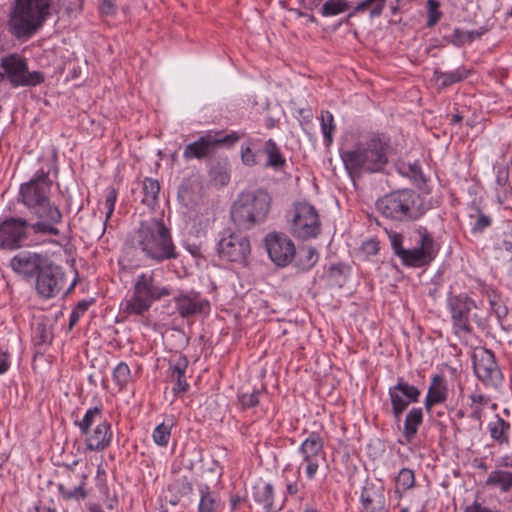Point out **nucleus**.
<instances>
[{"mask_svg": "<svg viewBox=\"0 0 512 512\" xmlns=\"http://www.w3.org/2000/svg\"><path fill=\"white\" fill-rule=\"evenodd\" d=\"M52 185L49 173L40 170L29 181L20 185L18 200L37 221L49 228H57L63 215L50 199Z\"/></svg>", "mask_w": 512, "mask_h": 512, "instance_id": "obj_1", "label": "nucleus"}, {"mask_svg": "<svg viewBox=\"0 0 512 512\" xmlns=\"http://www.w3.org/2000/svg\"><path fill=\"white\" fill-rule=\"evenodd\" d=\"M389 150V138L373 134L356 143L351 149L342 151L341 159L348 174L355 178L363 173L381 171L388 162Z\"/></svg>", "mask_w": 512, "mask_h": 512, "instance_id": "obj_2", "label": "nucleus"}, {"mask_svg": "<svg viewBox=\"0 0 512 512\" xmlns=\"http://www.w3.org/2000/svg\"><path fill=\"white\" fill-rule=\"evenodd\" d=\"M136 247L145 258L155 263L178 257L170 230L162 220L155 218L141 222L136 233Z\"/></svg>", "mask_w": 512, "mask_h": 512, "instance_id": "obj_3", "label": "nucleus"}, {"mask_svg": "<svg viewBox=\"0 0 512 512\" xmlns=\"http://www.w3.org/2000/svg\"><path fill=\"white\" fill-rule=\"evenodd\" d=\"M171 294V287L163 284L154 271L142 272L134 279L132 294L122 304V310L128 315L142 316L150 310L154 302Z\"/></svg>", "mask_w": 512, "mask_h": 512, "instance_id": "obj_4", "label": "nucleus"}, {"mask_svg": "<svg viewBox=\"0 0 512 512\" xmlns=\"http://www.w3.org/2000/svg\"><path fill=\"white\" fill-rule=\"evenodd\" d=\"M381 215L393 222L415 221L426 212L424 199L412 189H399L376 201Z\"/></svg>", "mask_w": 512, "mask_h": 512, "instance_id": "obj_5", "label": "nucleus"}, {"mask_svg": "<svg viewBox=\"0 0 512 512\" xmlns=\"http://www.w3.org/2000/svg\"><path fill=\"white\" fill-rule=\"evenodd\" d=\"M58 228H49L42 222H29L21 217H7L0 222V247L18 249L36 243L38 236H59Z\"/></svg>", "mask_w": 512, "mask_h": 512, "instance_id": "obj_6", "label": "nucleus"}, {"mask_svg": "<svg viewBox=\"0 0 512 512\" xmlns=\"http://www.w3.org/2000/svg\"><path fill=\"white\" fill-rule=\"evenodd\" d=\"M51 0H15L9 31L17 39L31 37L50 15Z\"/></svg>", "mask_w": 512, "mask_h": 512, "instance_id": "obj_7", "label": "nucleus"}, {"mask_svg": "<svg viewBox=\"0 0 512 512\" xmlns=\"http://www.w3.org/2000/svg\"><path fill=\"white\" fill-rule=\"evenodd\" d=\"M270 205L271 196L263 189L243 192L232 206L231 218L239 227L250 229L266 219Z\"/></svg>", "mask_w": 512, "mask_h": 512, "instance_id": "obj_8", "label": "nucleus"}, {"mask_svg": "<svg viewBox=\"0 0 512 512\" xmlns=\"http://www.w3.org/2000/svg\"><path fill=\"white\" fill-rule=\"evenodd\" d=\"M75 425L86 436L85 444L90 451L105 450L111 443V425L102 419V408H89L82 420L75 421Z\"/></svg>", "mask_w": 512, "mask_h": 512, "instance_id": "obj_9", "label": "nucleus"}, {"mask_svg": "<svg viewBox=\"0 0 512 512\" xmlns=\"http://www.w3.org/2000/svg\"><path fill=\"white\" fill-rule=\"evenodd\" d=\"M453 329L457 334H468L472 331L471 322L482 326L486 320L483 312L479 311L476 302L466 294L451 295L448 298Z\"/></svg>", "mask_w": 512, "mask_h": 512, "instance_id": "obj_10", "label": "nucleus"}, {"mask_svg": "<svg viewBox=\"0 0 512 512\" xmlns=\"http://www.w3.org/2000/svg\"><path fill=\"white\" fill-rule=\"evenodd\" d=\"M0 67L3 81L7 79L14 88L37 86L45 80L42 72L30 71L27 60L17 53L3 56L0 59Z\"/></svg>", "mask_w": 512, "mask_h": 512, "instance_id": "obj_11", "label": "nucleus"}, {"mask_svg": "<svg viewBox=\"0 0 512 512\" xmlns=\"http://www.w3.org/2000/svg\"><path fill=\"white\" fill-rule=\"evenodd\" d=\"M243 134L231 132L223 135L222 131H209L205 135L199 137L195 142L186 145L183 151V157L186 160L204 159L211 156L217 147L221 144L233 145Z\"/></svg>", "mask_w": 512, "mask_h": 512, "instance_id": "obj_12", "label": "nucleus"}, {"mask_svg": "<svg viewBox=\"0 0 512 512\" xmlns=\"http://www.w3.org/2000/svg\"><path fill=\"white\" fill-rule=\"evenodd\" d=\"M302 462L297 468L298 474L304 469L308 480H313L320 467L321 461L325 460L324 439L318 432H311L302 441L298 449Z\"/></svg>", "mask_w": 512, "mask_h": 512, "instance_id": "obj_13", "label": "nucleus"}, {"mask_svg": "<svg viewBox=\"0 0 512 512\" xmlns=\"http://www.w3.org/2000/svg\"><path fill=\"white\" fill-rule=\"evenodd\" d=\"M321 230V221L316 208L303 201L294 206L291 233L299 239L307 240L316 237Z\"/></svg>", "mask_w": 512, "mask_h": 512, "instance_id": "obj_14", "label": "nucleus"}, {"mask_svg": "<svg viewBox=\"0 0 512 512\" xmlns=\"http://www.w3.org/2000/svg\"><path fill=\"white\" fill-rule=\"evenodd\" d=\"M217 251L224 260L245 263L251 252L250 241L241 233L224 230L218 242Z\"/></svg>", "mask_w": 512, "mask_h": 512, "instance_id": "obj_15", "label": "nucleus"}, {"mask_svg": "<svg viewBox=\"0 0 512 512\" xmlns=\"http://www.w3.org/2000/svg\"><path fill=\"white\" fill-rule=\"evenodd\" d=\"M388 395L393 418L395 422H399L402 413L409 405L419 401L421 391L418 387L408 383L403 377H398L396 384L389 387Z\"/></svg>", "mask_w": 512, "mask_h": 512, "instance_id": "obj_16", "label": "nucleus"}, {"mask_svg": "<svg viewBox=\"0 0 512 512\" xmlns=\"http://www.w3.org/2000/svg\"><path fill=\"white\" fill-rule=\"evenodd\" d=\"M473 365L476 376L486 386L497 387L500 385L502 373L491 350L476 349L473 353Z\"/></svg>", "mask_w": 512, "mask_h": 512, "instance_id": "obj_17", "label": "nucleus"}, {"mask_svg": "<svg viewBox=\"0 0 512 512\" xmlns=\"http://www.w3.org/2000/svg\"><path fill=\"white\" fill-rule=\"evenodd\" d=\"M66 284L61 267L49 260L36 276V290L43 298H52L59 294Z\"/></svg>", "mask_w": 512, "mask_h": 512, "instance_id": "obj_18", "label": "nucleus"}, {"mask_svg": "<svg viewBox=\"0 0 512 512\" xmlns=\"http://www.w3.org/2000/svg\"><path fill=\"white\" fill-rule=\"evenodd\" d=\"M419 234V247L400 251L402 262L406 266L421 267L429 264L435 257L434 240L425 227L417 230Z\"/></svg>", "mask_w": 512, "mask_h": 512, "instance_id": "obj_19", "label": "nucleus"}, {"mask_svg": "<svg viewBox=\"0 0 512 512\" xmlns=\"http://www.w3.org/2000/svg\"><path fill=\"white\" fill-rule=\"evenodd\" d=\"M265 247L270 259L280 267L287 266L295 257L293 241L283 233H269L265 237Z\"/></svg>", "mask_w": 512, "mask_h": 512, "instance_id": "obj_20", "label": "nucleus"}, {"mask_svg": "<svg viewBox=\"0 0 512 512\" xmlns=\"http://www.w3.org/2000/svg\"><path fill=\"white\" fill-rule=\"evenodd\" d=\"M48 261L47 256L39 253L20 252L11 259L10 266L17 274L32 278L39 274Z\"/></svg>", "mask_w": 512, "mask_h": 512, "instance_id": "obj_21", "label": "nucleus"}, {"mask_svg": "<svg viewBox=\"0 0 512 512\" xmlns=\"http://www.w3.org/2000/svg\"><path fill=\"white\" fill-rule=\"evenodd\" d=\"M173 301L176 311L182 318H190L209 309V302L196 292H181Z\"/></svg>", "mask_w": 512, "mask_h": 512, "instance_id": "obj_22", "label": "nucleus"}, {"mask_svg": "<svg viewBox=\"0 0 512 512\" xmlns=\"http://www.w3.org/2000/svg\"><path fill=\"white\" fill-rule=\"evenodd\" d=\"M360 498L365 512H385L386 499L382 486H365Z\"/></svg>", "mask_w": 512, "mask_h": 512, "instance_id": "obj_23", "label": "nucleus"}, {"mask_svg": "<svg viewBox=\"0 0 512 512\" xmlns=\"http://www.w3.org/2000/svg\"><path fill=\"white\" fill-rule=\"evenodd\" d=\"M448 396L447 381L443 375L436 374L432 377L428 387L424 406L428 413L431 412L433 406L446 401Z\"/></svg>", "mask_w": 512, "mask_h": 512, "instance_id": "obj_24", "label": "nucleus"}, {"mask_svg": "<svg viewBox=\"0 0 512 512\" xmlns=\"http://www.w3.org/2000/svg\"><path fill=\"white\" fill-rule=\"evenodd\" d=\"M188 367V360L184 356H179L177 359L170 361V377L175 381L173 387L174 393H185L189 389V384L186 381L185 373Z\"/></svg>", "mask_w": 512, "mask_h": 512, "instance_id": "obj_25", "label": "nucleus"}, {"mask_svg": "<svg viewBox=\"0 0 512 512\" xmlns=\"http://www.w3.org/2000/svg\"><path fill=\"white\" fill-rule=\"evenodd\" d=\"M423 422L422 408H412L405 417L402 435L406 443H411L418 432L419 426Z\"/></svg>", "mask_w": 512, "mask_h": 512, "instance_id": "obj_26", "label": "nucleus"}, {"mask_svg": "<svg viewBox=\"0 0 512 512\" xmlns=\"http://www.w3.org/2000/svg\"><path fill=\"white\" fill-rule=\"evenodd\" d=\"M199 494L198 512H220L221 499L216 492L211 491L208 485H200Z\"/></svg>", "mask_w": 512, "mask_h": 512, "instance_id": "obj_27", "label": "nucleus"}, {"mask_svg": "<svg viewBox=\"0 0 512 512\" xmlns=\"http://www.w3.org/2000/svg\"><path fill=\"white\" fill-rule=\"evenodd\" d=\"M254 500L263 506L266 512H278L280 508L274 506V488L270 483L254 487Z\"/></svg>", "mask_w": 512, "mask_h": 512, "instance_id": "obj_28", "label": "nucleus"}, {"mask_svg": "<svg viewBox=\"0 0 512 512\" xmlns=\"http://www.w3.org/2000/svg\"><path fill=\"white\" fill-rule=\"evenodd\" d=\"M485 485L498 488L501 492L507 493L512 489V472L501 469L491 471L485 481Z\"/></svg>", "mask_w": 512, "mask_h": 512, "instance_id": "obj_29", "label": "nucleus"}, {"mask_svg": "<svg viewBox=\"0 0 512 512\" xmlns=\"http://www.w3.org/2000/svg\"><path fill=\"white\" fill-rule=\"evenodd\" d=\"M468 75L469 71L466 68L459 67L449 72L435 70L433 78L442 88H445L466 79Z\"/></svg>", "mask_w": 512, "mask_h": 512, "instance_id": "obj_30", "label": "nucleus"}, {"mask_svg": "<svg viewBox=\"0 0 512 512\" xmlns=\"http://www.w3.org/2000/svg\"><path fill=\"white\" fill-rule=\"evenodd\" d=\"M510 427V423L506 422L499 416H496L495 420L489 422L488 424V430L491 438L499 445L509 443L508 432Z\"/></svg>", "mask_w": 512, "mask_h": 512, "instance_id": "obj_31", "label": "nucleus"}, {"mask_svg": "<svg viewBox=\"0 0 512 512\" xmlns=\"http://www.w3.org/2000/svg\"><path fill=\"white\" fill-rule=\"evenodd\" d=\"M74 484L75 485H70V483H58V491L64 500H74L79 502L88 496V493L85 489L86 485H82V483H79V481Z\"/></svg>", "mask_w": 512, "mask_h": 512, "instance_id": "obj_32", "label": "nucleus"}, {"mask_svg": "<svg viewBox=\"0 0 512 512\" xmlns=\"http://www.w3.org/2000/svg\"><path fill=\"white\" fill-rule=\"evenodd\" d=\"M142 192V204L153 209L158 202V195L160 192L159 182L153 178H145L142 182Z\"/></svg>", "mask_w": 512, "mask_h": 512, "instance_id": "obj_33", "label": "nucleus"}, {"mask_svg": "<svg viewBox=\"0 0 512 512\" xmlns=\"http://www.w3.org/2000/svg\"><path fill=\"white\" fill-rule=\"evenodd\" d=\"M264 152L268 157L266 164L267 166L277 170L285 165L286 160L282 156L279 147L272 139L266 141Z\"/></svg>", "mask_w": 512, "mask_h": 512, "instance_id": "obj_34", "label": "nucleus"}, {"mask_svg": "<svg viewBox=\"0 0 512 512\" xmlns=\"http://www.w3.org/2000/svg\"><path fill=\"white\" fill-rule=\"evenodd\" d=\"M385 3L386 0H364L355 6L353 12L349 14V17L354 16L356 13L364 12L369 7H372L370 10L371 18L380 16L385 7Z\"/></svg>", "mask_w": 512, "mask_h": 512, "instance_id": "obj_35", "label": "nucleus"}, {"mask_svg": "<svg viewBox=\"0 0 512 512\" xmlns=\"http://www.w3.org/2000/svg\"><path fill=\"white\" fill-rule=\"evenodd\" d=\"M415 485V474L413 470L409 468H402L396 477V489L395 492H405L412 489Z\"/></svg>", "mask_w": 512, "mask_h": 512, "instance_id": "obj_36", "label": "nucleus"}, {"mask_svg": "<svg viewBox=\"0 0 512 512\" xmlns=\"http://www.w3.org/2000/svg\"><path fill=\"white\" fill-rule=\"evenodd\" d=\"M321 131L324 136L326 145H330L333 141V132L336 129L334 117L329 111H322L320 116Z\"/></svg>", "mask_w": 512, "mask_h": 512, "instance_id": "obj_37", "label": "nucleus"}, {"mask_svg": "<svg viewBox=\"0 0 512 512\" xmlns=\"http://www.w3.org/2000/svg\"><path fill=\"white\" fill-rule=\"evenodd\" d=\"M113 380L122 389L131 380V371L125 362H120L113 371Z\"/></svg>", "mask_w": 512, "mask_h": 512, "instance_id": "obj_38", "label": "nucleus"}, {"mask_svg": "<svg viewBox=\"0 0 512 512\" xmlns=\"http://www.w3.org/2000/svg\"><path fill=\"white\" fill-rule=\"evenodd\" d=\"M348 9V3L344 0H327L322 6L323 16L338 15Z\"/></svg>", "mask_w": 512, "mask_h": 512, "instance_id": "obj_39", "label": "nucleus"}, {"mask_svg": "<svg viewBox=\"0 0 512 512\" xmlns=\"http://www.w3.org/2000/svg\"><path fill=\"white\" fill-rule=\"evenodd\" d=\"M153 440L159 446H166L171 436V424L161 423L153 431Z\"/></svg>", "mask_w": 512, "mask_h": 512, "instance_id": "obj_40", "label": "nucleus"}, {"mask_svg": "<svg viewBox=\"0 0 512 512\" xmlns=\"http://www.w3.org/2000/svg\"><path fill=\"white\" fill-rule=\"evenodd\" d=\"M492 219L490 216L484 214L480 210H477L475 221L471 227L472 234L482 233L485 229L491 226Z\"/></svg>", "mask_w": 512, "mask_h": 512, "instance_id": "obj_41", "label": "nucleus"}, {"mask_svg": "<svg viewBox=\"0 0 512 512\" xmlns=\"http://www.w3.org/2000/svg\"><path fill=\"white\" fill-rule=\"evenodd\" d=\"M440 3L437 0H428L427 1V9H428V20L427 26L433 27L440 20L442 13L439 11Z\"/></svg>", "mask_w": 512, "mask_h": 512, "instance_id": "obj_42", "label": "nucleus"}, {"mask_svg": "<svg viewBox=\"0 0 512 512\" xmlns=\"http://www.w3.org/2000/svg\"><path fill=\"white\" fill-rule=\"evenodd\" d=\"M259 154L260 151L254 152L249 145L246 147L242 146L241 160L246 166L253 167L259 163Z\"/></svg>", "mask_w": 512, "mask_h": 512, "instance_id": "obj_43", "label": "nucleus"}, {"mask_svg": "<svg viewBox=\"0 0 512 512\" xmlns=\"http://www.w3.org/2000/svg\"><path fill=\"white\" fill-rule=\"evenodd\" d=\"M116 199H117L116 190L113 188L109 189V191L106 194L105 201H104V206L106 209V213H105L106 217H105L104 227L106 226V222L108 221V219L112 216V214L114 212Z\"/></svg>", "mask_w": 512, "mask_h": 512, "instance_id": "obj_44", "label": "nucleus"}, {"mask_svg": "<svg viewBox=\"0 0 512 512\" xmlns=\"http://www.w3.org/2000/svg\"><path fill=\"white\" fill-rule=\"evenodd\" d=\"M387 235H388V238L390 240V243H391V246H392V249H393L395 255H397L400 258V256L402 255L400 253V251H405L406 250L402 246L403 236L400 233H397V232L392 231V230L387 231Z\"/></svg>", "mask_w": 512, "mask_h": 512, "instance_id": "obj_45", "label": "nucleus"}, {"mask_svg": "<svg viewBox=\"0 0 512 512\" xmlns=\"http://www.w3.org/2000/svg\"><path fill=\"white\" fill-rule=\"evenodd\" d=\"M77 481H79V483L81 482L82 485H86L87 476L84 473L77 472L69 467L61 483H70V485H75L74 483H77Z\"/></svg>", "mask_w": 512, "mask_h": 512, "instance_id": "obj_46", "label": "nucleus"}, {"mask_svg": "<svg viewBox=\"0 0 512 512\" xmlns=\"http://www.w3.org/2000/svg\"><path fill=\"white\" fill-rule=\"evenodd\" d=\"M239 402L243 408H252L259 403V392L243 393L239 395Z\"/></svg>", "mask_w": 512, "mask_h": 512, "instance_id": "obj_47", "label": "nucleus"}, {"mask_svg": "<svg viewBox=\"0 0 512 512\" xmlns=\"http://www.w3.org/2000/svg\"><path fill=\"white\" fill-rule=\"evenodd\" d=\"M464 512H500L497 508H489L484 503L474 501L471 505L465 507Z\"/></svg>", "mask_w": 512, "mask_h": 512, "instance_id": "obj_48", "label": "nucleus"}, {"mask_svg": "<svg viewBox=\"0 0 512 512\" xmlns=\"http://www.w3.org/2000/svg\"><path fill=\"white\" fill-rule=\"evenodd\" d=\"M100 10L106 15L113 14L116 11L115 0H102Z\"/></svg>", "mask_w": 512, "mask_h": 512, "instance_id": "obj_49", "label": "nucleus"}, {"mask_svg": "<svg viewBox=\"0 0 512 512\" xmlns=\"http://www.w3.org/2000/svg\"><path fill=\"white\" fill-rule=\"evenodd\" d=\"M304 252L306 254L305 257H306V261H307L306 267L311 268L317 262L318 254H317L316 250L312 247L307 248Z\"/></svg>", "mask_w": 512, "mask_h": 512, "instance_id": "obj_50", "label": "nucleus"}, {"mask_svg": "<svg viewBox=\"0 0 512 512\" xmlns=\"http://www.w3.org/2000/svg\"><path fill=\"white\" fill-rule=\"evenodd\" d=\"M304 488V484L298 481L289 482L286 485V493L289 496L297 495Z\"/></svg>", "mask_w": 512, "mask_h": 512, "instance_id": "obj_51", "label": "nucleus"}, {"mask_svg": "<svg viewBox=\"0 0 512 512\" xmlns=\"http://www.w3.org/2000/svg\"><path fill=\"white\" fill-rule=\"evenodd\" d=\"M410 174L409 176L414 180V182L423 181V175L421 172V168L417 163L409 165Z\"/></svg>", "mask_w": 512, "mask_h": 512, "instance_id": "obj_52", "label": "nucleus"}, {"mask_svg": "<svg viewBox=\"0 0 512 512\" xmlns=\"http://www.w3.org/2000/svg\"><path fill=\"white\" fill-rule=\"evenodd\" d=\"M470 399L472 402L471 405H479L480 407H483L489 402V398L482 394H472Z\"/></svg>", "mask_w": 512, "mask_h": 512, "instance_id": "obj_53", "label": "nucleus"}, {"mask_svg": "<svg viewBox=\"0 0 512 512\" xmlns=\"http://www.w3.org/2000/svg\"><path fill=\"white\" fill-rule=\"evenodd\" d=\"M93 303V300H82L78 302V304L75 306L73 311L78 313L80 316H82L90 307V305Z\"/></svg>", "mask_w": 512, "mask_h": 512, "instance_id": "obj_54", "label": "nucleus"}, {"mask_svg": "<svg viewBox=\"0 0 512 512\" xmlns=\"http://www.w3.org/2000/svg\"><path fill=\"white\" fill-rule=\"evenodd\" d=\"M82 9V0H74L73 3H70L65 6V11L68 16H71L74 12L80 11Z\"/></svg>", "mask_w": 512, "mask_h": 512, "instance_id": "obj_55", "label": "nucleus"}, {"mask_svg": "<svg viewBox=\"0 0 512 512\" xmlns=\"http://www.w3.org/2000/svg\"><path fill=\"white\" fill-rule=\"evenodd\" d=\"M9 369L7 353L0 349V374L5 373Z\"/></svg>", "mask_w": 512, "mask_h": 512, "instance_id": "obj_56", "label": "nucleus"}, {"mask_svg": "<svg viewBox=\"0 0 512 512\" xmlns=\"http://www.w3.org/2000/svg\"><path fill=\"white\" fill-rule=\"evenodd\" d=\"M491 309L496 313V315L500 318L501 316L506 314V308L497 303L495 300H489Z\"/></svg>", "mask_w": 512, "mask_h": 512, "instance_id": "obj_57", "label": "nucleus"}, {"mask_svg": "<svg viewBox=\"0 0 512 512\" xmlns=\"http://www.w3.org/2000/svg\"><path fill=\"white\" fill-rule=\"evenodd\" d=\"M496 181L500 186L505 185L508 181V171L504 169L499 170L497 173Z\"/></svg>", "mask_w": 512, "mask_h": 512, "instance_id": "obj_58", "label": "nucleus"}, {"mask_svg": "<svg viewBox=\"0 0 512 512\" xmlns=\"http://www.w3.org/2000/svg\"><path fill=\"white\" fill-rule=\"evenodd\" d=\"M482 412L483 407H480L479 405H471V418L479 420L482 416Z\"/></svg>", "mask_w": 512, "mask_h": 512, "instance_id": "obj_59", "label": "nucleus"}, {"mask_svg": "<svg viewBox=\"0 0 512 512\" xmlns=\"http://www.w3.org/2000/svg\"><path fill=\"white\" fill-rule=\"evenodd\" d=\"M500 466L504 468H512V453L501 458Z\"/></svg>", "mask_w": 512, "mask_h": 512, "instance_id": "obj_60", "label": "nucleus"}, {"mask_svg": "<svg viewBox=\"0 0 512 512\" xmlns=\"http://www.w3.org/2000/svg\"><path fill=\"white\" fill-rule=\"evenodd\" d=\"M80 317L81 316L78 313H76L75 311L72 310V312L70 314V318H69V328L70 329L78 323Z\"/></svg>", "mask_w": 512, "mask_h": 512, "instance_id": "obj_61", "label": "nucleus"}, {"mask_svg": "<svg viewBox=\"0 0 512 512\" xmlns=\"http://www.w3.org/2000/svg\"><path fill=\"white\" fill-rule=\"evenodd\" d=\"M35 512H56V509L40 504L35 506Z\"/></svg>", "mask_w": 512, "mask_h": 512, "instance_id": "obj_62", "label": "nucleus"}, {"mask_svg": "<svg viewBox=\"0 0 512 512\" xmlns=\"http://www.w3.org/2000/svg\"><path fill=\"white\" fill-rule=\"evenodd\" d=\"M242 501V498L239 495H234L231 497L230 502L233 509L237 508L239 503Z\"/></svg>", "mask_w": 512, "mask_h": 512, "instance_id": "obj_63", "label": "nucleus"}, {"mask_svg": "<svg viewBox=\"0 0 512 512\" xmlns=\"http://www.w3.org/2000/svg\"><path fill=\"white\" fill-rule=\"evenodd\" d=\"M35 331H36L37 335H48L49 334L44 325H38L36 327Z\"/></svg>", "mask_w": 512, "mask_h": 512, "instance_id": "obj_64", "label": "nucleus"}]
</instances>
